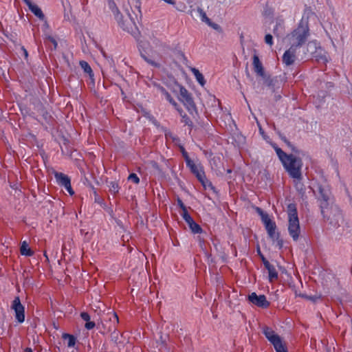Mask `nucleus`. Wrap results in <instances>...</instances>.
<instances>
[{
  "label": "nucleus",
  "mask_w": 352,
  "mask_h": 352,
  "mask_svg": "<svg viewBox=\"0 0 352 352\" xmlns=\"http://www.w3.org/2000/svg\"><path fill=\"white\" fill-rule=\"evenodd\" d=\"M46 38L50 41L52 43H53L54 45V48L56 49L57 45H58V43L56 42V41L54 39V38H53L52 36H46Z\"/></svg>",
  "instance_id": "obj_45"
},
{
  "label": "nucleus",
  "mask_w": 352,
  "mask_h": 352,
  "mask_svg": "<svg viewBox=\"0 0 352 352\" xmlns=\"http://www.w3.org/2000/svg\"><path fill=\"white\" fill-rule=\"evenodd\" d=\"M182 122L184 123L186 125H188V126L192 128L193 124L190 118L186 114H184V116L182 115Z\"/></svg>",
  "instance_id": "obj_34"
},
{
  "label": "nucleus",
  "mask_w": 352,
  "mask_h": 352,
  "mask_svg": "<svg viewBox=\"0 0 352 352\" xmlns=\"http://www.w3.org/2000/svg\"><path fill=\"white\" fill-rule=\"evenodd\" d=\"M294 186L298 194L300 195L302 199L307 198L306 195V188L301 182L302 178H294Z\"/></svg>",
  "instance_id": "obj_17"
},
{
  "label": "nucleus",
  "mask_w": 352,
  "mask_h": 352,
  "mask_svg": "<svg viewBox=\"0 0 352 352\" xmlns=\"http://www.w3.org/2000/svg\"><path fill=\"white\" fill-rule=\"evenodd\" d=\"M297 47L291 45L290 47L286 50L283 56V62L287 66L292 65L296 60V52Z\"/></svg>",
  "instance_id": "obj_12"
},
{
  "label": "nucleus",
  "mask_w": 352,
  "mask_h": 352,
  "mask_svg": "<svg viewBox=\"0 0 352 352\" xmlns=\"http://www.w3.org/2000/svg\"><path fill=\"white\" fill-rule=\"evenodd\" d=\"M44 26L46 28H48V24H47V21H45Z\"/></svg>",
  "instance_id": "obj_61"
},
{
  "label": "nucleus",
  "mask_w": 352,
  "mask_h": 352,
  "mask_svg": "<svg viewBox=\"0 0 352 352\" xmlns=\"http://www.w3.org/2000/svg\"><path fill=\"white\" fill-rule=\"evenodd\" d=\"M265 42L266 44L269 45L270 46H272L274 44L273 42V37L272 34H267L265 36Z\"/></svg>",
  "instance_id": "obj_39"
},
{
  "label": "nucleus",
  "mask_w": 352,
  "mask_h": 352,
  "mask_svg": "<svg viewBox=\"0 0 352 352\" xmlns=\"http://www.w3.org/2000/svg\"><path fill=\"white\" fill-rule=\"evenodd\" d=\"M263 16L265 17L272 18L273 11L269 8H265L263 11Z\"/></svg>",
  "instance_id": "obj_41"
},
{
  "label": "nucleus",
  "mask_w": 352,
  "mask_h": 352,
  "mask_svg": "<svg viewBox=\"0 0 352 352\" xmlns=\"http://www.w3.org/2000/svg\"><path fill=\"white\" fill-rule=\"evenodd\" d=\"M253 66L254 70L256 74L263 78H265L266 74L265 73L262 63L260 61L258 56L256 54L253 56Z\"/></svg>",
  "instance_id": "obj_15"
},
{
  "label": "nucleus",
  "mask_w": 352,
  "mask_h": 352,
  "mask_svg": "<svg viewBox=\"0 0 352 352\" xmlns=\"http://www.w3.org/2000/svg\"><path fill=\"white\" fill-rule=\"evenodd\" d=\"M265 81V83L266 84V85L269 87H274V78H271L269 76H267L265 77V78H263Z\"/></svg>",
  "instance_id": "obj_36"
},
{
  "label": "nucleus",
  "mask_w": 352,
  "mask_h": 352,
  "mask_svg": "<svg viewBox=\"0 0 352 352\" xmlns=\"http://www.w3.org/2000/svg\"><path fill=\"white\" fill-rule=\"evenodd\" d=\"M314 57L315 58L316 60L320 63L325 64L328 61L326 52L321 49H319L315 52Z\"/></svg>",
  "instance_id": "obj_18"
},
{
  "label": "nucleus",
  "mask_w": 352,
  "mask_h": 352,
  "mask_svg": "<svg viewBox=\"0 0 352 352\" xmlns=\"http://www.w3.org/2000/svg\"><path fill=\"white\" fill-rule=\"evenodd\" d=\"M197 12H199L201 19L203 22L207 24L210 21L202 8H197Z\"/></svg>",
  "instance_id": "obj_29"
},
{
  "label": "nucleus",
  "mask_w": 352,
  "mask_h": 352,
  "mask_svg": "<svg viewBox=\"0 0 352 352\" xmlns=\"http://www.w3.org/2000/svg\"><path fill=\"white\" fill-rule=\"evenodd\" d=\"M269 274V280L270 282H272L274 280H276L278 278V272H276L275 267L272 264H269L268 265L265 267Z\"/></svg>",
  "instance_id": "obj_20"
},
{
  "label": "nucleus",
  "mask_w": 352,
  "mask_h": 352,
  "mask_svg": "<svg viewBox=\"0 0 352 352\" xmlns=\"http://www.w3.org/2000/svg\"><path fill=\"white\" fill-rule=\"evenodd\" d=\"M10 308H24V307L21 305L19 298L15 297L12 302Z\"/></svg>",
  "instance_id": "obj_31"
},
{
  "label": "nucleus",
  "mask_w": 352,
  "mask_h": 352,
  "mask_svg": "<svg viewBox=\"0 0 352 352\" xmlns=\"http://www.w3.org/2000/svg\"><path fill=\"white\" fill-rule=\"evenodd\" d=\"M273 147L274 148L275 151H276V148H278L276 144H274L273 146Z\"/></svg>",
  "instance_id": "obj_62"
},
{
  "label": "nucleus",
  "mask_w": 352,
  "mask_h": 352,
  "mask_svg": "<svg viewBox=\"0 0 352 352\" xmlns=\"http://www.w3.org/2000/svg\"><path fill=\"white\" fill-rule=\"evenodd\" d=\"M258 254L260 256V258L264 265V266L268 265L270 263L266 259V258L264 256V255L261 253L260 249L258 248Z\"/></svg>",
  "instance_id": "obj_40"
},
{
  "label": "nucleus",
  "mask_w": 352,
  "mask_h": 352,
  "mask_svg": "<svg viewBox=\"0 0 352 352\" xmlns=\"http://www.w3.org/2000/svg\"><path fill=\"white\" fill-rule=\"evenodd\" d=\"M180 151L182 154V156L184 157V160H185V162H186V164H189L190 162H192V160L188 156V153L186 152V151L185 150L184 147L181 146H180Z\"/></svg>",
  "instance_id": "obj_32"
},
{
  "label": "nucleus",
  "mask_w": 352,
  "mask_h": 352,
  "mask_svg": "<svg viewBox=\"0 0 352 352\" xmlns=\"http://www.w3.org/2000/svg\"><path fill=\"white\" fill-rule=\"evenodd\" d=\"M20 252L26 256H31L34 254V252L29 248L28 243L25 241L21 243Z\"/></svg>",
  "instance_id": "obj_19"
},
{
  "label": "nucleus",
  "mask_w": 352,
  "mask_h": 352,
  "mask_svg": "<svg viewBox=\"0 0 352 352\" xmlns=\"http://www.w3.org/2000/svg\"><path fill=\"white\" fill-rule=\"evenodd\" d=\"M25 351H26V352H33V351H32V349H30V348H27V349H25Z\"/></svg>",
  "instance_id": "obj_58"
},
{
  "label": "nucleus",
  "mask_w": 352,
  "mask_h": 352,
  "mask_svg": "<svg viewBox=\"0 0 352 352\" xmlns=\"http://www.w3.org/2000/svg\"><path fill=\"white\" fill-rule=\"evenodd\" d=\"M54 177L60 186L65 188L71 182L70 178L63 173L55 172Z\"/></svg>",
  "instance_id": "obj_16"
},
{
  "label": "nucleus",
  "mask_w": 352,
  "mask_h": 352,
  "mask_svg": "<svg viewBox=\"0 0 352 352\" xmlns=\"http://www.w3.org/2000/svg\"><path fill=\"white\" fill-rule=\"evenodd\" d=\"M181 56H182V58H183L184 59H185V60L186 59V58L185 55H184L183 53H181Z\"/></svg>",
  "instance_id": "obj_60"
},
{
  "label": "nucleus",
  "mask_w": 352,
  "mask_h": 352,
  "mask_svg": "<svg viewBox=\"0 0 352 352\" xmlns=\"http://www.w3.org/2000/svg\"><path fill=\"white\" fill-rule=\"evenodd\" d=\"M177 202L178 206L182 209V212H184V211H188L187 210V208L184 204V203L182 201V199H180L179 198H177Z\"/></svg>",
  "instance_id": "obj_43"
},
{
  "label": "nucleus",
  "mask_w": 352,
  "mask_h": 352,
  "mask_svg": "<svg viewBox=\"0 0 352 352\" xmlns=\"http://www.w3.org/2000/svg\"><path fill=\"white\" fill-rule=\"evenodd\" d=\"M181 215L183 219L185 220L186 223L188 225L189 228L194 234H200L203 232L201 227L197 224L190 215L188 211H184V212H182Z\"/></svg>",
  "instance_id": "obj_10"
},
{
  "label": "nucleus",
  "mask_w": 352,
  "mask_h": 352,
  "mask_svg": "<svg viewBox=\"0 0 352 352\" xmlns=\"http://www.w3.org/2000/svg\"><path fill=\"white\" fill-rule=\"evenodd\" d=\"M128 179L135 184H139L140 182V179L135 173H131L128 177Z\"/></svg>",
  "instance_id": "obj_38"
},
{
  "label": "nucleus",
  "mask_w": 352,
  "mask_h": 352,
  "mask_svg": "<svg viewBox=\"0 0 352 352\" xmlns=\"http://www.w3.org/2000/svg\"><path fill=\"white\" fill-rule=\"evenodd\" d=\"M207 25H208L210 27H211L212 28H213L214 30H215L219 32H222L221 27L219 25H218L217 23L212 22L211 20L207 23Z\"/></svg>",
  "instance_id": "obj_37"
},
{
  "label": "nucleus",
  "mask_w": 352,
  "mask_h": 352,
  "mask_svg": "<svg viewBox=\"0 0 352 352\" xmlns=\"http://www.w3.org/2000/svg\"><path fill=\"white\" fill-rule=\"evenodd\" d=\"M109 190L113 195L117 194L119 192L120 186L118 183L116 182H110L108 184Z\"/></svg>",
  "instance_id": "obj_24"
},
{
  "label": "nucleus",
  "mask_w": 352,
  "mask_h": 352,
  "mask_svg": "<svg viewBox=\"0 0 352 352\" xmlns=\"http://www.w3.org/2000/svg\"><path fill=\"white\" fill-rule=\"evenodd\" d=\"M80 67H82V69L84 70V72L85 73H87V74H89V76L91 78L92 76H94V73H93V71L90 67V65L88 64L87 62L85 61V60H81L80 62Z\"/></svg>",
  "instance_id": "obj_22"
},
{
  "label": "nucleus",
  "mask_w": 352,
  "mask_h": 352,
  "mask_svg": "<svg viewBox=\"0 0 352 352\" xmlns=\"http://www.w3.org/2000/svg\"><path fill=\"white\" fill-rule=\"evenodd\" d=\"M261 220L264 224L266 223V222H270V221H272L267 213H265L263 216L261 217Z\"/></svg>",
  "instance_id": "obj_47"
},
{
  "label": "nucleus",
  "mask_w": 352,
  "mask_h": 352,
  "mask_svg": "<svg viewBox=\"0 0 352 352\" xmlns=\"http://www.w3.org/2000/svg\"><path fill=\"white\" fill-rule=\"evenodd\" d=\"M262 331L267 340L274 346L276 352H287L280 337L271 328L264 327Z\"/></svg>",
  "instance_id": "obj_6"
},
{
  "label": "nucleus",
  "mask_w": 352,
  "mask_h": 352,
  "mask_svg": "<svg viewBox=\"0 0 352 352\" xmlns=\"http://www.w3.org/2000/svg\"><path fill=\"white\" fill-rule=\"evenodd\" d=\"M279 160L281 162L285 160L289 155L285 153L280 148H277L276 151Z\"/></svg>",
  "instance_id": "obj_28"
},
{
  "label": "nucleus",
  "mask_w": 352,
  "mask_h": 352,
  "mask_svg": "<svg viewBox=\"0 0 352 352\" xmlns=\"http://www.w3.org/2000/svg\"><path fill=\"white\" fill-rule=\"evenodd\" d=\"M21 50H22V51H23V54H24L25 58H28V51H27V50H26L23 47H21Z\"/></svg>",
  "instance_id": "obj_54"
},
{
  "label": "nucleus",
  "mask_w": 352,
  "mask_h": 352,
  "mask_svg": "<svg viewBox=\"0 0 352 352\" xmlns=\"http://www.w3.org/2000/svg\"><path fill=\"white\" fill-rule=\"evenodd\" d=\"M309 298L310 300H313V301H315V300H316L320 299V298H319V297H314V296H310Z\"/></svg>",
  "instance_id": "obj_56"
},
{
  "label": "nucleus",
  "mask_w": 352,
  "mask_h": 352,
  "mask_svg": "<svg viewBox=\"0 0 352 352\" xmlns=\"http://www.w3.org/2000/svg\"><path fill=\"white\" fill-rule=\"evenodd\" d=\"M282 164L291 177L302 178L301 173L302 162L300 157L289 154L288 157Z\"/></svg>",
  "instance_id": "obj_4"
},
{
  "label": "nucleus",
  "mask_w": 352,
  "mask_h": 352,
  "mask_svg": "<svg viewBox=\"0 0 352 352\" xmlns=\"http://www.w3.org/2000/svg\"><path fill=\"white\" fill-rule=\"evenodd\" d=\"M85 328L88 330H90V329H92L93 328H94L95 327V322H92V321H87V322L85 323Z\"/></svg>",
  "instance_id": "obj_44"
},
{
  "label": "nucleus",
  "mask_w": 352,
  "mask_h": 352,
  "mask_svg": "<svg viewBox=\"0 0 352 352\" xmlns=\"http://www.w3.org/2000/svg\"><path fill=\"white\" fill-rule=\"evenodd\" d=\"M191 72L194 74L197 81L203 87L206 84V80L203 74L196 68L192 67Z\"/></svg>",
  "instance_id": "obj_21"
},
{
  "label": "nucleus",
  "mask_w": 352,
  "mask_h": 352,
  "mask_svg": "<svg viewBox=\"0 0 352 352\" xmlns=\"http://www.w3.org/2000/svg\"><path fill=\"white\" fill-rule=\"evenodd\" d=\"M231 172H232L231 169H228V170H227V173H230Z\"/></svg>",
  "instance_id": "obj_63"
},
{
  "label": "nucleus",
  "mask_w": 352,
  "mask_h": 352,
  "mask_svg": "<svg viewBox=\"0 0 352 352\" xmlns=\"http://www.w3.org/2000/svg\"><path fill=\"white\" fill-rule=\"evenodd\" d=\"M23 2L28 6L30 11L37 16L40 20L45 19V15L41 9L37 6L32 3L30 0H23Z\"/></svg>",
  "instance_id": "obj_14"
},
{
  "label": "nucleus",
  "mask_w": 352,
  "mask_h": 352,
  "mask_svg": "<svg viewBox=\"0 0 352 352\" xmlns=\"http://www.w3.org/2000/svg\"><path fill=\"white\" fill-rule=\"evenodd\" d=\"M133 3H134V6L135 7V8L138 9V12L140 13H141V10H140V6H141V2H140V0H133Z\"/></svg>",
  "instance_id": "obj_48"
},
{
  "label": "nucleus",
  "mask_w": 352,
  "mask_h": 352,
  "mask_svg": "<svg viewBox=\"0 0 352 352\" xmlns=\"http://www.w3.org/2000/svg\"><path fill=\"white\" fill-rule=\"evenodd\" d=\"M102 306H105L107 308H109L110 307V306L104 305V304L100 302V301L98 302V305H96V307L97 309H99V308H101Z\"/></svg>",
  "instance_id": "obj_53"
},
{
  "label": "nucleus",
  "mask_w": 352,
  "mask_h": 352,
  "mask_svg": "<svg viewBox=\"0 0 352 352\" xmlns=\"http://www.w3.org/2000/svg\"><path fill=\"white\" fill-rule=\"evenodd\" d=\"M80 316H81L82 319L84 320L86 322L90 320V316L86 312H82L80 314Z\"/></svg>",
  "instance_id": "obj_46"
},
{
  "label": "nucleus",
  "mask_w": 352,
  "mask_h": 352,
  "mask_svg": "<svg viewBox=\"0 0 352 352\" xmlns=\"http://www.w3.org/2000/svg\"><path fill=\"white\" fill-rule=\"evenodd\" d=\"M279 137L283 140L288 147L291 148V150L296 153H300V151L297 149L287 138L285 135L279 133Z\"/></svg>",
  "instance_id": "obj_23"
},
{
  "label": "nucleus",
  "mask_w": 352,
  "mask_h": 352,
  "mask_svg": "<svg viewBox=\"0 0 352 352\" xmlns=\"http://www.w3.org/2000/svg\"><path fill=\"white\" fill-rule=\"evenodd\" d=\"M273 33L277 38L284 36L285 34V21L281 18L276 19V25L273 29Z\"/></svg>",
  "instance_id": "obj_13"
},
{
  "label": "nucleus",
  "mask_w": 352,
  "mask_h": 352,
  "mask_svg": "<svg viewBox=\"0 0 352 352\" xmlns=\"http://www.w3.org/2000/svg\"><path fill=\"white\" fill-rule=\"evenodd\" d=\"M324 221L333 228H337L343 223L344 217L342 210L335 203L320 210Z\"/></svg>",
  "instance_id": "obj_2"
},
{
  "label": "nucleus",
  "mask_w": 352,
  "mask_h": 352,
  "mask_svg": "<svg viewBox=\"0 0 352 352\" xmlns=\"http://www.w3.org/2000/svg\"><path fill=\"white\" fill-rule=\"evenodd\" d=\"M248 300L253 305L258 307L267 308L270 305L265 295H257L256 292L249 294Z\"/></svg>",
  "instance_id": "obj_9"
},
{
  "label": "nucleus",
  "mask_w": 352,
  "mask_h": 352,
  "mask_svg": "<svg viewBox=\"0 0 352 352\" xmlns=\"http://www.w3.org/2000/svg\"><path fill=\"white\" fill-rule=\"evenodd\" d=\"M317 201L320 210L335 204L334 197L333 196L331 189L328 185H318Z\"/></svg>",
  "instance_id": "obj_5"
},
{
  "label": "nucleus",
  "mask_w": 352,
  "mask_h": 352,
  "mask_svg": "<svg viewBox=\"0 0 352 352\" xmlns=\"http://www.w3.org/2000/svg\"><path fill=\"white\" fill-rule=\"evenodd\" d=\"M166 3L170 4V5H175V2L173 0H163Z\"/></svg>",
  "instance_id": "obj_55"
},
{
  "label": "nucleus",
  "mask_w": 352,
  "mask_h": 352,
  "mask_svg": "<svg viewBox=\"0 0 352 352\" xmlns=\"http://www.w3.org/2000/svg\"><path fill=\"white\" fill-rule=\"evenodd\" d=\"M101 52H102V55L104 56V57H107L106 54L103 50H102Z\"/></svg>",
  "instance_id": "obj_59"
},
{
  "label": "nucleus",
  "mask_w": 352,
  "mask_h": 352,
  "mask_svg": "<svg viewBox=\"0 0 352 352\" xmlns=\"http://www.w3.org/2000/svg\"><path fill=\"white\" fill-rule=\"evenodd\" d=\"M186 166L190 168V172L195 175L199 182H203L202 179L206 175L201 164H196L192 161L189 164H187Z\"/></svg>",
  "instance_id": "obj_11"
},
{
  "label": "nucleus",
  "mask_w": 352,
  "mask_h": 352,
  "mask_svg": "<svg viewBox=\"0 0 352 352\" xmlns=\"http://www.w3.org/2000/svg\"><path fill=\"white\" fill-rule=\"evenodd\" d=\"M109 7L111 8L112 12L115 15V18L116 21L118 22L120 26L125 31L128 32H133V27L135 26V24L132 20L129 22L126 25L124 22L122 21V15L120 14L118 8L116 7L115 3L113 1L109 2Z\"/></svg>",
  "instance_id": "obj_8"
},
{
  "label": "nucleus",
  "mask_w": 352,
  "mask_h": 352,
  "mask_svg": "<svg viewBox=\"0 0 352 352\" xmlns=\"http://www.w3.org/2000/svg\"><path fill=\"white\" fill-rule=\"evenodd\" d=\"M158 89H159V90H160V91H161L163 94H164L165 96H166V93H168V92L166 90V89H165L164 87H162V86H158Z\"/></svg>",
  "instance_id": "obj_52"
},
{
  "label": "nucleus",
  "mask_w": 352,
  "mask_h": 352,
  "mask_svg": "<svg viewBox=\"0 0 352 352\" xmlns=\"http://www.w3.org/2000/svg\"><path fill=\"white\" fill-rule=\"evenodd\" d=\"M65 188L69 193L70 195H73L74 194V191L73 190L71 186V182L68 184Z\"/></svg>",
  "instance_id": "obj_49"
},
{
  "label": "nucleus",
  "mask_w": 352,
  "mask_h": 352,
  "mask_svg": "<svg viewBox=\"0 0 352 352\" xmlns=\"http://www.w3.org/2000/svg\"><path fill=\"white\" fill-rule=\"evenodd\" d=\"M25 309H14L16 320L21 323L25 320Z\"/></svg>",
  "instance_id": "obj_25"
},
{
  "label": "nucleus",
  "mask_w": 352,
  "mask_h": 352,
  "mask_svg": "<svg viewBox=\"0 0 352 352\" xmlns=\"http://www.w3.org/2000/svg\"><path fill=\"white\" fill-rule=\"evenodd\" d=\"M309 14L310 12H305L297 28L287 35L286 38L291 45L298 48L307 41L310 35L308 21Z\"/></svg>",
  "instance_id": "obj_1"
},
{
  "label": "nucleus",
  "mask_w": 352,
  "mask_h": 352,
  "mask_svg": "<svg viewBox=\"0 0 352 352\" xmlns=\"http://www.w3.org/2000/svg\"><path fill=\"white\" fill-rule=\"evenodd\" d=\"M141 56L144 58V60L146 62H147L149 65H151L155 67H157V68H160L161 67V65L159 63H157V62L148 58L147 56H146L145 55H144L142 54H141Z\"/></svg>",
  "instance_id": "obj_30"
},
{
  "label": "nucleus",
  "mask_w": 352,
  "mask_h": 352,
  "mask_svg": "<svg viewBox=\"0 0 352 352\" xmlns=\"http://www.w3.org/2000/svg\"><path fill=\"white\" fill-rule=\"evenodd\" d=\"M179 99L186 107L190 114L193 116L194 114H198L192 94L184 87H180Z\"/></svg>",
  "instance_id": "obj_7"
},
{
  "label": "nucleus",
  "mask_w": 352,
  "mask_h": 352,
  "mask_svg": "<svg viewBox=\"0 0 352 352\" xmlns=\"http://www.w3.org/2000/svg\"><path fill=\"white\" fill-rule=\"evenodd\" d=\"M63 338L64 339H67L68 340L67 346L69 347H73L75 345V344H76V338L73 336L65 333V334H63Z\"/></svg>",
  "instance_id": "obj_26"
},
{
  "label": "nucleus",
  "mask_w": 352,
  "mask_h": 352,
  "mask_svg": "<svg viewBox=\"0 0 352 352\" xmlns=\"http://www.w3.org/2000/svg\"><path fill=\"white\" fill-rule=\"evenodd\" d=\"M256 210L257 213L261 216V217L266 213L261 208H260L258 207H256Z\"/></svg>",
  "instance_id": "obj_51"
},
{
  "label": "nucleus",
  "mask_w": 352,
  "mask_h": 352,
  "mask_svg": "<svg viewBox=\"0 0 352 352\" xmlns=\"http://www.w3.org/2000/svg\"><path fill=\"white\" fill-rule=\"evenodd\" d=\"M288 215V232L292 239L297 241L300 234V223L296 204H289L287 207Z\"/></svg>",
  "instance_id": "obj_3"
},
{
  "label": "nucleus",
  "mask_w": 352,
  "mask_h": 352,
  "mask_svg": "<svg viewBox=\"0 0 352 352\" xmlns=\"http://www.w3.org/2000/svg\"><path fill=\"white\" fill-rule=\"evenodd\" d=\"M113 318L117 322H118V316L116 314H113Z\"/></svg>",
  "instance_id": "obj_57"
},
{
  "label": "nucleus",
  "mask_w": 352,
  "mask_h": 352,
  "mask_svg": "<svg viewBox=\"0 0 352 352\" xmlns=\"http://www.w3.org/2000/svg\"><path fill=\"white\" fill-rule=\"evenodd\" d=\"M166 98L169 101L170 104H172L174 107L177 106V103L175 101V100L172 98L169 93H166Z\"/></svg>",
  "instance_id": "obj_42"
},
{
  "label": "nucleus",
  "mask_w": 352,
  "mask_h": 352,
  "mask_svg": "<svg viewBox=\"0 0 352 352\" xmlns=\"http://www.w3.org/2000/svg\"><path fill=\"white\" fill-rule=\"evenodd\" d=\"M202 181H203V182H199L201 184V185L203 186V187H204L205 189H206L207 188H210L211 190H214V189H215V188H214V187L213 186V185H212V182H211L210 181H209V180L206 178V175H205V176H204V177L203 178Z\"/></svg>",
  "instance_id": "obj_27"
},
{
  "label": "nucleus",
  "mask_w": 352,
  "mask_h": 352,
  "mask_svg": "<svg viewBox=\"0 0 352 352\" xmlns=\"http://www.w3.org/2000/svg\"><path fill=\"white\" fill-rule=\"evenodd\" d=\"M267 234L270 238L273 241V242H275V239H278V238L280 237V233L276 232V230L267 232Z\"/></svg>",
  "instance_id": "obj_35"
},
{
  "label": "nucleus",
  "mask_w": 352,
  "mask_h": 352,
  "mask_svg": "<svg viewBox=\"0 0 352 352\" xmlns=\"http://www.w3.org/2000/svg\"><path fill=\"white\" fill-rule=\"evenodd\" d=\"M267 232H270L271 230H274L276 229V226L275 222L270 221V222H266L264 224Z\"/></svg>",
  "instance_id": "obj_33"
},
{
  "label": "nucleus",
  "mask_w": 352,
  "mask_h": 352,
  "mask_svg": "<svg viewBox=\"0 0 352 352\" xmlns=\"http://www.w3.org/2000/svg\"><path fill=\"white\" fill-rule=\"evenodd\" d=\"M275 241L276 242V245L278 247L279 249H281L283 246V241L280 237L278 239H275Z\"/></svg>",
  "instance_id": "obj_50"
}]
</instances>
